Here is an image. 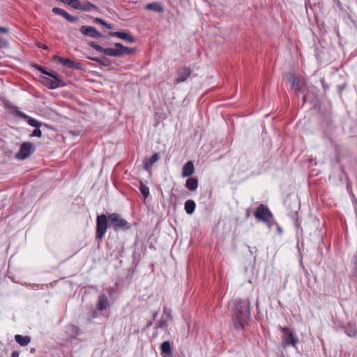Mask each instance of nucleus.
Masks as SVG:
<instances>
[{
	"label": "nucleus",
	"instance_id": "obj_1",
	"mask_svg": "<svg viewBox=\"0 0 357 357\" xmlns=\"http://www.w3.org/2000/svg\"><path fill=\"white\" fill-rule=\"evenodd\" d=\"M249 301L236 300L232 319L236 330H241L248 324L250 316Z\"/></svg>",
	"mask_w": 357,
	"mask_h": 357
},
{
	"label": "nucleus",
	"instance_id": "obj_2",
	"mask_svg": "<svg viewBox=\"0 0 357 357\" xmlns=\"http://www.w3.org/2000/svg\"><path fill=\"white\" fill-rule=\"evenodd\" d=\"M89 45L96 51L104 53L109 56L123 57L124 56L131 55L135 52L134 48L127 47L120 43H114V48H104L95 42H91Z\"/></svg>",
	"mask_w": 357,
	"mask_h": 357
},
{
	"label": "nucleus",
	"instance_id": "obj_3",
	"mask_svg": "<svg viewBox=\"0 0 357 357\" xmlns=\"http://www.w3.org/2000/svg\"><path fill=\"white\" fill-rule=\"evenodd\" d=\"M254 215L257 220L265 223L269 228L273 225L275 220L273 215L269 208L261 204L254 213Z\"/></svg>",
	"mask_w": 357,
	"mask_h": 357
},
{
	"label": "nucleus",
	"instance_id": "obj_4",
	"mask_svg": "<svg viewBox=\"0 0 357 357\" xmlns=\"http://www.w3.org/2000/svg\"><path fill=\"white\" fill-rule=\"evenodd\" d=\"M108 215H99L96 218V238L102 241L109 226Z\"/></svg>",
	"mask_w": 357,
	"mask_h": 357
},
{
	"label": "nucleus",
	"instance_id": "obj_5",
	"mask_svg": "<svg viewBox=\"0 0 357 357\" xmlns=\"http://www.w3.org/2000/svg\"><path fill=\"white\" fill-rule=\"evenodd\" d=\"M287 80L291 84V88L297 92L303 93L305 89V80L302 76H296L293 73L286 74Z\"/></svg>",
	"mask_w": 357,
	"mask_h": 357
},
{
	"label": "nucleus",
	"instance_id": "obj_6",
	"mask_svg": "<svg viewBox=\"0 0 357 357\" xmlns=\"http://www.w3.org/2000/svg\"><path fill=\"white\" fill-rule=\"evenodd\" d=\"M282 333V347H285L289 345L296 347L299 342L298 338L291 329L287 327H280Z\"/></svg>",
	"mask_w": 357,
	"mask_h": 357
},
{
	"label": "nucleus",
	"instance_id": "obj_7",
	"mask_svg": "<svg viewBox=\"0 0 357 357\" xmlns=\"http://www.w3.org/2000/svg\"><path fill=\"white\" fill-rule=\"evenodd\" d=\"M108 220L109 226L114 228L115 231L126 229L128 227V222L122 218L118 213H113L108 214Z\"/></svg>",
	"mask_w": 357,
	"mask_h": 357
},
{
	"label": "nucleus",
	"instance_id": "obj_8",
	"mask_svg": "<svg viewBox=\"0 0 357 357\" xmlns=\"http://www.w3.org/2000/svg\"><path fill=\"white\" fill-rule=\"evenodd\" d=\"M35 151V146L31 142H23L19 151L15 154L18 160H24L28 158Z\"/></svg>",
	"mask_w": 357,
	"mask_h": 357
},
{
	"label": "nucleus",
	"instance_id": "obj_9",
	"mask_svg": "<svg viewBox=\"0 0 357 357\" xmlns=\"http://www.w3.org/2000/svg\"><path fill=\"white\" fill-rule=\"evenodd\" d=\"M192 73V70L187 66H183L177 69L176 73V79H174V84H180L184 82L190 77Z\"/></svg>",
	"mask_w": 357,
	"mask_h": 357
},
{
	"label": "nucleus",
	"instance_id": "obj_10",
	"mask_svg": "<svg viewBox=\"0 0 357 357\" xmlns=\"http://www.w3.org/2000/svg\"><path fill=\"white\" fill-rule=\"evenodd\" d=\"M53 60L54 61H59L63 66H67L70 68L77 69V70H79L82 68V65L79 63L75 62L73 60L68 59V58H63V57H61V56L55 55L53 56Z\"/></svg>",
	"mask_w": 357,
	"mask_h": 357
},
{
	"label": "nucleus",
	"instance_id": "obj_11",
	"mask_svg": "<svg viewBox=\"0 0 357 357\" xmlns=\"http://www.w3.org/2000/svg\"><path fill=\"white\" fill-rule=\"evenodd\" d=\"M80 32L84 36H89L92 38H99L102 37L100 33L95 27L91 26H82L79 29Z\"/></svg>",
	"mask_w": 357,
	"mask_h": 357
},
{
	"label": "nucleus",
	"instance_id": "obj_12",
	"mask_svg": "<svg viewBox=\"0 0 357 357\" xmlns=\"http://www.w3.org/2000/svg\"><path fill=\"white\" fill-rule=\"evenodd\" d=\"M110 36L117 37L121 40L129 43L135 42V38L132 36H131L129 33L126 31H112L109 33Z\"/></svg>",
	"mask_w": 357,
	"mask_h": 357
},
{
	"label": "nucleus",
	"instance_id": "obj_13",
	"mask_svg": "<svg viewBox=\"0 0 357 357\" xmlns=\"http://www.w3.org/2000/svg\"><path fill=\"white\" fill-rule=\"evenodd\" d=\"M52 12L56 15L63 17L66 20H67L70 22H75L77 20V18L76 17L72 16L68 13H67L65 10L60 8H57V7L53 8Z\"/></svg>",
	"mask_w": 357,
	"mask_h": 357
},
{
	"label": "nucleus",
	"instance_id": "obj_14",
	"mask_svg": "<svg viewBox=\"0 0 357 357\" xmlns=\"http://www.w3.org/2000/svg\"><path fill=\"white\" fill-rule=\"evenodd\" d=\"M109 305V301L107 295L105 294H100L98 296V301L97 303V309L100 311H102L108 307Z\"/></svg>",
	"mask_w": 357,
	"mask_h": 357
},
{
	"label": "nucleus",
	"instance_id": "obj_15",
	"mask_svg": "<svg viewBox=\"0 0 357 357\" xmlns=\"http://www.w3.org/2000/svg\"><path fill=\"white\" fill-rule=\"evenodd\" d=\"M195 172V167L193 162L190 160L188 161L183 166L182 169V176L183 177H189L193 174Z\"/></svg>",
	"mask_w": 357,
	"mask_h": 357
},
{
	"label": "nucleus",
	"instance_id": "obj_16",
	"mask_svg": "<svg viewBox=\"0 0 357 357\" xmlns=\"http://www.w3.org/2000/svg\"><path fill=\"white\" fill-rule=\"evenodd\" d=\"M43 82L44 85H45L49 89H56L62 85L61 84L62 81L61 79L52 80L47 77H43Z\"/></svg>",
	"mask_w": 357,
	"mask_h": 357
},
{
	"label": "nucleus",
	"instance_id": "obj_17",
	"mask_svg": "<svg viewBox=\"0 0 357 357\" xmlns=\"http://www.w3.org/2000/svg\"><path fill=\"white\" fill-rule=\"evenodd\" d=\"M158 153H154L149 159L146 160L143 163V169L149 170L151 166L159 160Z\"/></svg>",
	"mask_w": 357,
	"mask_h": 357
},
{
	"label": "nucleus",
	"instance_id": "obj_18",
	"mask_svg": "<svg viewBox=\"0 0 357 357\" xmlns=\"http://www.w3.org/2000/svg\"><path fill=\"white\" fill-rule=\"evenodd\" d=\"M145 8L146 10H153L157 13H162L164 11V8L162 6L161 3L158 1L148 3L146 5Z\"/></svg>",
	"mask_w": 357,
	"mask_h": 357
},
{
	"label": "nucleus",
	"instance_id": "obj_19",
	"mask_svg": "<svg viewBox=\"0 0 357 357\" xmlns=\"http://www.w3.org/2000/svg\"><path fill=\"white\" fill-rule=\"evenodd\" d=\"M15 340L21 346H26L31 342V337L28 335H16Z\"/></svg>",
	"mask_w": 357,
	"mask_h": 357
},
{
	"label": "nucleus",
	"instance_id": "obj_20",
	"mask_svg": "<svg viewBox=\"0 0 357 357\" xmlns=\"http://www.w3.org/2000/svg\"><path fill=\"white\" fill-rule=\"evenodd\" d=\"M22 116L26 119L28 124L32 127L40 128V126H45V124L39 122L38 120L27 116L26 114H22Z\"/></svg>",
	"mask_w": 357,
	"mask_h": 357
},
{
	"label": "nucleus",
	"instance_id": "obj_21",
	"mask_svg": "<svg viewBox=\"0 0 357 357\" xmlns=\"http://www.w3.org/2000/svg\"><path fill=\"white\" fill-rule=\"evenodd\" d=\"M185 187L191 190H195L198 187V180L196 178H189L185 182Z\"/></svg>",
	"mask_w": 357,
	"mask_h": 357
},
{
	"label": "nucleus",
	"instance_id": "obj_22",
	"mask_svg": "<svg viewBox=\"0 0 357 357\" xmlns=\"http://www.w3.org/2000/svg\"><path fill=\"white\" fill-rule=\"evenodd\" d=\"M196 207L195 202L192 199H188L185 202V210L188 214H192Z\"/></svg>",
	"mask_w": 357,
	"mask_h": 357
},
{
	"label": "nucleus",
	"instance_id": "obj_23",
	"mask_svg": "<svg viewBox=\"0 0 357 357\" xmlns=\"http://www.w3.org/2000/svg\"><path fill=\"white\" fill-rule=\"evenodd\" d=\"M161 354H166L167 356L172 355V347L169 341H165L161 344L160 346Z\"/></svg>",
	"mask_w": 357,
	"mask_h": 357
},
{
	"label": "nucleus",
	"instance_id": "obj_24",
	"mask_svg": "<svg viewBox=\"0 0 357 357\" xmlns=\"http://www.w3.org/2000/svg\"><path fill=\"white\" fill-rule=\"evenodd\" d=\"M139 189L140 192L144 196V199L147 198L149 196V188L148 186L145 185L142 181H139Z\"/></svg>",
	"mask_w": 357,
	"mask_h": 357
},
{
	"label": "nucleus",
	"instance_id": "obj_25",
	"mask_svg": "<svg viewBox=\"0 0 357 357\" xmlns=\"http://www.w3.org/2000/svg\"><path fill=\"white\" fill-rule=\"evenodd\" d=\"M168 320L165 319L164 317H161L160 319L155 323V328H164L168 325Z\"/></svg>",
	"mask_w": 357,
	"mask_h": 357
},
{
	"label": "nucleus",
	"instance_id": "obj_26",
	"mask_svg": "<svg viewBox=\"0 0 357 357\" xmlns=\"http://www.w3.org/2000/svg\"><path fill=\"white\" fill-rule=\"evenodd\" d=\"M91 60L93 61H96L97 63H99L105 66H109L110 65L109 60L106 57L93 58V59H91Z\"/></svg>",
	"mask_w": 357,
	"mask_h": 357
},
{
	"label": "nucleus",
	"instance_id": "obj_27",
	"mask_svg": "<svg viewBox=\"0 0 357 357\" xmlns=\"http://www.w3.org/2000/svg\"><path fill=\"white\" fill-rule=\"evenodd\" d=\"M68 4L75 9H79L85 11L88 10L87 8L81 7V4L78 0H69Z\"/></svg>",
	"mask_w": 357,
	"mask_h": 357
},
{
	"label": "nucleus",
	"instance_id": "obj_28",
	"mask_svg": "<svg viewBox=\"0 0 357 357\" xmlns=\"http://www.w3.org/2000/svg\"><path fill=\"white\" fill-rule=\"evenodd\" d=\"M161 317H164L165 319L169 321L171 319V310L167 308V307H163L162 314Z\"/></svg>",
	"mask_w": 357,
	"mask_h": 357
},
{
	"label": "nucleus",
	"instance_id": "obj_29",
	"mask_svg": "<svg viewBox=\"0 0 357 357\" xmlns=\"http://www.w3.org/2000/svg\"><path fill=\"white\" fill-rule=\"evenodd\" d=\"M346 333L349 337H355L356 335V330L352 327H347L346 328Z\"/></svg>",
	"mask_w": 357,
	"mask_h": 357
},
{
	"label": "nucleus",
	"instance_id": "obj_30",
	"mask_svg": "<svg viewBox=\"0 0 357 357\" xmlns=\"http://www.w3.org/2000/svg\"><path fill=\"white\" fill-rule=\"evenodd\" d=\"M47 75L50 76V77L53 78L54 79H61L59 77V75L57 73L53 70L47 71L46 73Z\"/></svg>",
	"mask_w": 357,
	"mask_h": 357
},
{
	"label": "nucleus",
	"instance_id": "obj_31",
	"mask_svg": "<svg viewBox=\"0 0 357 357\" xmlns=\"http://www.w3.org/2000/svg\"><path fill=\"white\" fill-rule=\"evenodd\" d=\"M33 66L36 69H37L38 70H39L40 72H41L42 73H43V74H45V75H46V73H47V70H46V68H45V67L41 66H40V65H38V64H36V63L33 64Z\"/></svg>",
	"mask_w": 357,
	"mask_h": 357
},
{
	"label": "nucleus",
	"instance_id": "obj_32",
	"mask_svg": "<svg viewBox=\"0 0 357 357\" xmlns=\"http://www.w3.org/2000/svg\"><path fill=\"white\" fill-rule=\"evenodd\" d=\"M31 136L40 137L42 136V132L39 128H36V129L32 132Z\"/></svg>",
	"mask_w": 357,
	"mask_h": 357
},
{
	"label": "nucleus",
	"instance_id": "obj_33",
	"mask_svg": "<svg viewBox=\"0 0 357 357\" xmlns=\"http://www.w3.org/2000/svg\"><path fill=\"white\" fill-rule=\"evenodd\" d=\"M6 45H7L6 41L4 39L0 38V47H6Z\"/></svg>",
	"mask_w": 357,
	"mask_h": 357
},
{
	"label": "nucleus",
	"instance_id": "obj_34",
	"mask_svg": "<svg viewBox=\"0 0 357 357\" xmlns=\"http://www.w3.org/2000/svg\"><path fill=\"white\" fill-rule=\"evenodd\" d=\"M94 22H96V23H99L101 25H102L105 21H104L103 20L100 19V18H98V17H96L94 19Z\"/></svg>",
	"mask_w": 357,
	"mask_h": 357
},
{
	"label": "nucleus",
	"instance_id": "obj_35",
	"mask_svg": "<svg viewBox=\"0 0 357 357\" xmlns=\"http://www.w3.org/2000/svg\"><path fill=\"white\" fill-rule=\"evenodd\" d=\"M8 32V29L6 27L0 26V33H7Z\"/></svg>",
	"mask_w": 357,
	"mask_h": 357
},
{
	"label": "nucleus",
	"instance_id": "obj_36",
	"mask_svg": "<svg viewBox=\"0 0 357 357\" xmlns=\"http://www.w3.org/2000/svg\"><path fill=\"white\" fill-rule=\"evenodd\" d=\"M105 27H106L108 29H112L113 28V26L110 24H107L106 22L102 24Z\"/></svg>",
	"mask_w": 357,
	"mask_h": 357
},
{
	"label": "nucleus",
	"instance_id": "obj_37",
	"mask_svg": "<svg viewBox=\"0 0 357 357\" xmlns=\"http://www.w3.org/2000/svg\"><path fill=\"white\" fill-rule=\"evenodd\" d=\"M105 27H106L108 29H112L113 28V26L110 24H107L106 22L102 24Z\"/></svg>",
	"mask_w": 357,
	"mask_h": 357
},
{
	"label": "nucleus",
	"instance_id": "obj_38",
	"mask_svg": "<svg viewBox=\"0 0 357 357\" xmlns=\"http://www.w3.org/2000/svg\"><path fill=\"white\" fill-rule=\"evenodd\" d=\"M20 353L17 351H13L11 354V357H19Z\"/></svg>",
	"mask_w": 357,
	"mask_h": 357
},
{
	"label": "nucleus",
	"instance_id": "obj_39",
	"mask_svg": "<svg viewBox=\"0 0 357 357\" xmlns=\"http://www.w3.org/2000/svg\"><path fill=\"white\" fill-rule=\"evenodd\" d=\"M275 225L277 226V228H278V231L280 234H281L282 232V229L281 228V227L280 225H278V224L275 221V222L273 223V225Z\"/></svg>",
	"mask_w": 357,
	"mask_h": 357
},
{
	"label": "nucleus",
	"instance_id": "obj_40",
	"mask_svg": "<svg viewBox=\"0 0 357 357\" xmlns=\"http://www.w3.org/2000/svg\"><path fill=\"white\" fill-rule=\"evenodd\" d=\"M81 7H82V8H87V9H88L87 10H90V8H91V7H94V6H93V4H91V3H88V6H81Z\"/></svg>",
	"mask_w": 357,
	"mask_h": 357
},
{
	"label": "nucleus",
	"instance_id": "obj_41",
	"mask_svg": "<svg viewBox=\"0 0 357 357\" xmlns=\"http://www.w3.org/2000/svg\"><path fill=\"white\" fill-rule=\"evenodd\" d=\"M321 82H322V85H323L324 89L326 90L328 88V86L324 84V79L321 80Z\"/></svg>",
	"mask_w": 357,
	"mask_h": 357
},
{
	"label": "nucleus",
	"instance_id": "obj_42",
	"mask_svg": "<svg viewBox=\"0 0 357 357\" xmlns=\"http://www.w3.org/2000/svg\"><path fill=\"white\" fill-rule=\"evenodd\" d=\"M158 315V312H155L153 314V320H155Z\"/></svg>",
	"mask_w": 357,
	"mask_h": 357
},
{
	"label": "nucleus",
	"instance_id": "obj_43",
	"mask_svg": "<svg viewBox=\"0 0 357 357\" xmlns=\"http://www.w3.org/2000/svg\"><path fill=\"white\" fill-rule=\"evenodd\" d=\"M153 320L148 322L146 324V327L148 328V327L151 326L153 324Z\"/></svg>",
	"mask_w": 357,
	"mask_h": 357
},
{
	"label": "nucleus",
	"instance_id": "obj_44",
	"mask_svg": "<svg viewBox=\"0 0 357 357\" xmlns=\"http://www.w3.org/2000/svg\"><path fill=\"white\" fill-rule=\"evenodd\" d=\"M39 47L43 48V49H47V47L45 45H38Z\"/></svg>",
	"mask_w": 357,
	"mask_h": 357
},
{
	"label": "nucleus",
	"instance_id": "obj_45",
	"mask_svg": "<svg viewBox=\"0 0 357 357\" xmlns=\"http://www.w3.org/2000/svg\"><path fill=\"white\" fill-rule=\"evenodd\" d=\"M246 216H247V218H248L250 216L249 210H248V211H247Z\"/></svg>",
	"mask_w": 357,
	"mask_h": 357
},
{
	"label": "nucleus",
	"instance_id": "obj_46",
	"mask_svg": "<svg viewBox=\"0 0 357 357\" xmlns=\"http://www.w3.org/2000/svg\"><path fill=\"white\" fill-rule=\"evenodd\" d=\"M31 353H34V352H35V349H34V348H32V349H31Z\"/></svg>",
	"mask_w": 357,
	"mask_h": 357
},
{
	"label": "nucleus",
	"instance_id": "obj_47",
	"mask_svg": "<svg viewBox=\"0 0 357 357\" xmlns=\"http://www.w3.org/2000/svg\"><path fill=\"white\" fill-rule=\"evenodd\" d=\"M73 135H77V133L73 132Z\"/></svg>",
	"mask_w": 357,
	"mask_h": 357
}]
</instances>
